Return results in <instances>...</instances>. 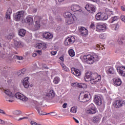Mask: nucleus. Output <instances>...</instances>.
I'll return each instance as SVG.
<instances>
[{"label":"nucleus","mask_w":125,"mask_h":125,"mask_svg":"<svg viewBox=\"0 0 125 125\" xmlns=\"http://www.w3.org/2000/svg\"><path fill=\"white\" fill-rule=\"evenodd\" d=\"M83 59L86 60L87 64H93L94 62L98 61V60H99V57L97 55H94L93 56L88 55L87 56H83Z\"/></svg>","instance_id":"obj_1"},{"label":"nucleus","mask_w":125,"mask_h":125,"mask_svg":"<svg viewBox=\"0 0 125 125\" xmlns=\"http://www.w3.org/2000/svg\"><path fill=\"white\" fill-rule=\"evenodd\" d=\"M84 79L85 82H90L92 84H95L96 83L100 82V77H98L97 79H92L90 78V71L87 72L85 73V76H84Z\"/></svg>","instance_id":"obj_2"},{"label":"nucleus","mask_w":125,"mask_h":125,"mask_svg":"<svg viewBox=\"0 0 125 125\" xmlns=\"http://www.w3.org/2000/svg\"><path fill=\"white\" fill-rule=\"evenodd\" d=\"M91 98V96L89 93L87 94H84L83 93H80L79 95V100L80 102H87V101H89Z\"/></svg>","instance_id":"obj_3"},{"label":"nucleus","mask_w":125,"mask_h":125,"mask_svg":"<svg viewBox=\"0 0 125 125\" xmlns=\"http://www.w3.org/2000/svg\"><path fill=\"white\" fill-rule=\"evenodd\" d=\"M24 17V11H20L15 15L14 16V20L15 21H21L23 20V18Z\"/></svg>","instance_id":"obj_4"},{"label":"nucleus","mask_w":125,"mask_h":125,"mask_svg":"<svg viewBox=\"0 0 125 125\" xmlns=\"http://www.w3.org/2000/svg\"><path fill=\"white\" fill-rule=\"evenodd\" d=\"M96 19L97 20L105 21L108 19V16L105 13L99 12L96 15Z\"/></svg>","instance_id":"obj_5"},{"label":"nucleus","mask_w":125,"mask_h":125,"mask_svg":"<svg viewBox=\"0 0 125 125\" xmlns=\"http://www.w3.org/2000/svg\"><path fill=\"white\" fill-rule=\"evenodd\" d=\"M85 8L86 10H87V11H88L90 13H93V12H95L96 10L95 6L90 4H86V6H85Z\"/></svg>","instance_id":"obj_6"},{"label":"nucleus","mask_w":125,"mask_h":125,"mask_svg":"<svg viewBox=\"0 0 125 125\" xmlns=\"http://www.w3.org/2000/svg\"><path fill=\"white\" fill-rule=\"evenodd\" d=\"M124 105L125 104L123 100H118L114 103V105L115 108H121V107H123Z\"/></svg>","instance_id":"obj_7"},{"label":"nucleus","mask_w":125,"mask_h":125,"mask_svg":"<svg viewBox=\"0 0 125 125\" xmlns=\"http://www.w3.org/2000/svg\"><path fill=\"white\" fill-rule=\"evenodd\" d=\"M15 97L20 99V100H22V101H27V100H28V98L20 93H16Z\"/></svg>","instance_id":"obj_8"},{"label":"nucleus","mask_w":125,"mask_h":125,"mask_svg":"<svg viewBox=\"0 0 125 125\" xmlns=\"http://www.w3.org/2000/svg\"><path fill=\"white\" fill-rule=\"evenodd\" d=\"M94 102L96 104L100 106L102 104V99L100 96L96 95L94 98Z\"/></svg>","instance_id":"obj_9"},{"label":"nucleus","mask_w":125,"mask_h":125,"mask_svg":"<svg viewBox=\"0 0 125 125\" xmlns=\"http://www.w3.org/2000/svg\"><path fill=\"white\" fill-rule=\"evenodd\" d=\"M3 92L7 95L6 97L9 98V99H11V98L14 97V95L12 93V92L8 89L4 90Z\"/></svg>","instance_id":"obj_10"},{"label":"nucleus","mask_w":125,"mask_h":125,"mask_svg":"<svg viewBox=\"0 0 125 125\" xmlns=\"http://www.w3.org/2000/svg\"><path fill=\"white\" fill-rule=\"evenodd\" d=\"M106 30V25L105 24H101V23H98L96 26V31L97 32H101Z\"/></svg>","instance_id":"obj_11"},{"label":"nucleus","mask_w":125,"mask_h":125,"mask_svg":"<svg viewBox=\"0 0 125 125\" xmlns=\"http://www.w3.org/2000/svg\"><path fill=\"white\" fill-rule=\"evenodd\" d=\"M76 20H77V17H76L75 15H72L71 17H70V18L67 19L66 21V24L67 25L73 24V23H74Z\"/></svg>","instance_id":"obj_12"},{"label":"nucleus","mask_w":125,"mask_h":125,"mask_svg":"<svg viewBox=\"0 0 125 125\" xmlns=\"http://www.w3.org/2000/svg\"><path fill=\"white\" fill-rule=\"evenodd\" d=\"M117 72L123 77H125V67L121 66L117 68Z\"/></svg>","instance_id":"obj_13"},{"label":"nucleus","mask_w":125,"mask_h":125,"mask_svg":"<svg viewBox=\"0 0 125 125\" xmlns=\"http://www.w3.org/2000/svg\"><path fill=\"white\" fill-rule=\"evenodd\" d=\"M42 37L46 40H50L53 38V35L49 32H44L42 34Z\"/></svg>","instance_id":"obj_14"},{"label":"nucleus","mask_w":125,"mask_h":125,"mask_svg":"<svg viewBox=\"0 0 125 125\" xmlns=\"http://www.w3.org/2000/svg\"><path fill=\"white\" fill-rule=\"evenodd\" d=\"M71 9L72 11L76 12V11H79V12H82V9H81V7L78 5L74 4L71 6Z\"/></svg>","instance_id":"obj_15"},{"label":"nucleus","mask_w":125,"mask_h":125,"mask_svg":"<svg viewBox=\"0 0 125 125\" xmlns=\"http://www.w3.org/2000/svg\"><path fill=\"white\" fill-rule=\"evenodd\" d=\"M42 104H38L36 106V109L37 110V112H38V114H39L40 116L45 115V113L42 112V108H41V106H42Z\"/></svg>","instance_id":"obj_16"},{"label":"nucleus","mask_w":125,"mask_h":125,"mask_svg":"<svg viewBox=\"0 0 125 125\" xmlns=\"http://www.w3.org/2000/svg\"><path fill=\"white\" fill-rule=\"evenodd\" d=\"M45 96L48 97L49 99H52V98L55 97V92L53 90H50L49 91V93L46 94Z\"/></svg>","instance_id":"obj_17"},{"label":"nucleus","mask_w":125,"mask_h":125,"mask_svg":"<svg viewBox=\"0 0 125 125\" xmlns=\"http://www.w3.org/2000/svg\"><path fill=\"white\" fill-rule=\"evenodd\" d=\"M23 85L25 88H28L30 85V83L29 82V77H26L23 79Z\"/></svg>","instance_id":"obj_18"},{"label":"nucleus","mask_w":125,"mask_h":125,"mask_svg":"<svg viewBox=\"0 0 125 125\" xmlns=\"http://www.w3.org/2000/svg\"><path fill=\"white\" fill-rule=\"evenodd\" d=\"M86 113L87 114H91L92 115L95 114V113H96V108H95V106H93L92 107H90L87 110Z\"/></svg>","instance_id":"obj_19"},{"label":"nucleus","mask_w":125,"mask_h":125,"mask_svg":"<svg viewBox=\"0 0 125 125\" xmlns=\"http://www.w3.org/2000/svg\"><path fill=\"white\" fill-rule=\"evenodd\" d=\"M47 47V46L45 43H39L36 46V48L39 49H45Z\"/></svg>","instance_id":"obj_20"},{"label":"nucleus","mask_w":125,"mask_h":125,"mask_svg":"<svg viewBox=\"0 0 125 125\" xmlns=\"http://www.w3.org/2000/svg\"><path fill=\"white\" fill-rule=\"evenodd\" d=\"M25 20L26 21V23H28L29 25H31V26L34 25V19L33 18L28 16L26 17Z\"/></svg>","instance_id":"obj_21"},{"label":"nucleus","mask_w":125,"mask_h":125,"mask_svg":"<svg viewBox=\"0 0 125 125\" xmlns=\"http://www.w3.org/2000/svg\"><path fill=\"white\" fill-rule=\"evenodd\" d=\"M113 83L116 86H120L122 84V80L119 78H115L113 80Z\"/></svg>","instance_id":"obj_22"},{"label":"nucleus","mask_w":125,"mask_h":125,"mask_svg":"<svg viewBox=\"0 0 125 125\" xmlns=\"http://www.w3.org/2000/svg\"><path fill=\"white\" fill-rule=\"evenodd\" d=\"M80 32L81 33V35L83 36H87L88 35V31L84 27H82L80 29Z\"/></svg>","instance_id":"obj_23"},{"label":"nucleus","mask_w":125,"mask_h":125,"mask_svg":"<svg viewBox=\"0 0 125 125\" xmlns=\"http://www.w3.org/2000/svg\"><path fill=\"white\" fill-rule=\"evenodd\" d=\"M100 78V81L101 80V76L100 75H98L97 73H91L90 72V79L92 80H97V78Z\"/></svg>","instance_id":"obj_24"},{"label":"nucleus","mask_w":125,"mask_h":125,"mask_svg":"<svg viewBox=\"0 0 125 125\" xmlns=\"http://www.w3.org/2000/svg\"><path fill=\"white\" fill-rule=\"evenodd\" d=\"M100 120H101L100 117L98 116H95L92 119V122L94 124H97V123H99L100 122Z\"/></svg>","instance_id":"obj_25"},{"label":"nucleus","mask_w":125,"mask_h":125,"mask_svg":"<svg viewBox=\"0 0 125 125\" xmlns=\"http://www.w3.org/2000/svg\"><path fill=\"white\" fill-rule=\"evenodd\" d=\"M12 13V10L11 8H9L8 9L6 14V19H10V15Z\"/></svg>","instance_id":"obj_26"},{"label":"nucleus","mask_w":125,"mask_h":125,"mask_svg":"<svg viewBox=\"0 0 125 125\" xmlns=\"http://www.w3.org/2000/svg\"><path fill=\"white\" fill-rule=\"evenodd\" d=\"M19 35L21 37H25L26 35V30L24 29H21L19 30Z\"/></svg>","instance_id":"obj_27"},{"label":"nucleus","mask_w":125,"mask_h":125,"mask_svg":"<svg viewBox=\"0 0 125 125\" xmlns=\"http://www.w3.org/2000/svg\"><path fill=\"white\" fill-rule=\"evenodd\" d=\"M14 43L16 47H21V46H23L22 42H18L17 41H14Z\"/></svg>","instance_id":"obj_28"},{"label":"nucleus","mask_w":125,"mask_h":125,"mask_svg":"<svg viewBox=\"0 0 125 125\" xmlns=\"http://www.w3.org/2000/svg\"><path fill=\"white\" fill-rule=\"evenodd\" d=\"M67 39H68L70 44L74 43V42H76V39L74 36H71L70 37H68Z\"/></svg>","instance_id":"obj_29"},{"label":"nucleus","mask_w":125,"mask_h":125,"mask_svg":"<svg viewBox=\"0 0 125 125\" xmlns=\"http://www.w3.org/2000/svg\"><path fill=\"white\" fill-rule=\"evenodd\" d=\"M72 14L70 12H66L63 14V16L65 18H71L72 17Z\"/></svg>","instance_id":"obj_30"},{"label":"nucleus","mask_w":125,"mask_h":125,"mask_svg":"<svg viewBox=\"0 0 125 125\" xmlns=\"http://www.w3.org/2000/svg\"><path fill=\"white\" fill-rule=\"evenodd\" d=\"M79 88H87V85L84 83H79Z\"/></svg>","instance_id":"obj_31"},{"label":"nucleus","mask_w":125,"mask_h":125,"mask_svg":"<svg viewBox=\"0 0 125 125\" xmlns=\"http://www.w3.org/2000/svg\"><path fill=\"white\" fill-rule=\"evenodd\" d=\"M61 65L62 68V70L63 71H65V72H69V68L68 67H67L66 66V65H65V64H64V63H61Z\"/></svg>","instance_id":"obj_32"},{"label":"nucleus","mask_w":125,"mask_h":125,"mask_svg":"<svg viewBox=\"0 0 125 125\" xmlns=\"http://www.w3.org/2000/svg\"><path fill=\"white\" fill-rule=\"evenodd\" d=\"M68 53L70 56L71 57H74V56H75V51L72 49H70L68 50Z\"/></svg>","instance_id":"obj_33"},{"label":"nucleus","mask_w":125,"mask_h":125,"mask_svg":"<svg viewBox=\"0 0 125 125\" xmlns=\"http://www.w3.org/2000/svg\"><path fill=\"white\" fill-rule=\"evenodd\" d=\"M118 20V17L115 16L111 18L109 21L110 23H114L115 21H117Z\"/></svg>","instance_id":"obj_34"},{"label":"nucleus","mask_w":125,"mask_h":125,"mask_svg":"<svg viewBox=\"0 0 125 125\" xmlns=\"http://www.w3.org/2000/svg\"><path fill=\"white\" fill-rule=\"evenodd\" d=\"M60 82V79L58 77H55L54 79L53 83H55V84H57L59 82Z\"/></svg>","instance_id":"obj_35"},{"label":"nucleus","mask_w":125,"mask_h":125,"mask_svg":"<svg viewBox=\"0 0 125 125\" xmlns=\"http://www.w3.org/2000/svg\"><path fill=\"white\" fill-rule=\"evenodd\" d=\"M70 113H77V107L73 106L71 108Z\"/></svg>","instance_id":"obj_36"},{"label":"nucleus","mask_w":125,"mask_h":125,"mask_svg":"<svg viewBox=\"0 0 125 125\" xmlns=\"http://www.w3.org/2000/svg\"><path fill=\"white\" fill-rule=\"evenodd\" d=\"M35 27L36 29H39L40 28V27H41V25H40V21H35Z\"/></svg>","instance_id":"obj_37"},{"label":"nucleus","mask_w":125,"mask_h":125,"mask_svg":"<svg viewBox=\"0 0 125 125\" xmlns=\"http://www.w3.org/2000/svg\"><path fill=\"white\" fill-rule=\"evenodd\" d=\"M75 76H76V77H79L81 75V71L80 70L76 69V70L75 71V73H74Z\"/></svg>","instance_id":"obj_38"},{"label":"nucleus","mask_w":125,"mask_h":125,"mask_svg":"<svg viewBox=\"0 0 125 125\" xmlns=\"http://www.w3.org/2000/svg\"><path fill=\"white\" fill-rule=\"evenodd\" d=\"M79 84H80V83H71L72 86H74V87H79Z\"/></svg>","instance_id":"obj_39"},{"label":"nucleus","mask_w":125,"mask_h":125,"mask_svg":"<svg viewBox=\"0 0 125 125\" xmlns=\"http://www.w3.org/2000/svg\"><path fill=\"white\" fill-rule=\"evenodd\" d=\"M64 43L65 45H69V44H71V43H70L69 40L67 39L65 40Z\"/></svg>","instance_id":"obj_40"},{"label":"nucleus","mask_w":125,"mask_h":125,"mask_svg":"<svg viewBox=\"0 0 125 125\" xmlns=\"http://www.w3.org/2000/svg\"><path fill=\"white\" fill-rule=\"evenodd\" d=\"M64 43L65 45H69V44H71V43H70L69 40L67 39L65 40Z\"/></svg>","instance_id":"obj_41"},{"label":"nucleus","mask_w":125,"mask_h":125,"mask_svg":"<svg viewBox=\"0 0 125 125\" xmlns=\"http://www.w3.org/2000/svg\"><path fill=\"white\" fill-rule=\"evenodd\" d=\"M12 38H13V34L10 33L7 36V39H8V40H11Z\"/></svg>","instance_id":"obj_42"},{"label":"nucleus","mask_w":125,"mask_h":125,"mask_svg":"<svg viewBox=\"0 0 125 125\" xmlns=\"http://www.w3.org/2000/svg\"><path fill=\"white\" fill-rule=\"evenodd\" d=\"M21 113L20 110H15L13 112L14 115H20Z\"/></svg>","instance_id":"obj_43"},{"label":"nucleus","mask_w":125,"mask_h":125,"mask_svg":"<svg viewBox=\"0 0 125 125\" xmlns=\"http://www.w3.org/2000/svg\"><path fill=\"white\" fill-rule=\"evenodd\" d=\"M108 74H113L114 73V69L113 68H109L107 71Z\"/></svg>","instance_id":"obj_44"},{"label":"nucleus","mask_w":125,"mask_h":125,"mask_svg":"<svg viewBox=\"0 0 125 125\" xmlns=\"http://www.w3.org/2000/svg\"><path fill=\"white\" fill-rule=\"evenodd\" d=\"M105 13L106 14H110L111 13H112V12H111V11H110V9H109L108 8H106L105 9Z\"/></svg>","instance_id":"obj_45"},{"label":"nucleus","mask_w":125,"mask_h":125,"mask_svg":"<svg viewBox=\"0 0 125 125\" xmlns=\"http://www.w3.org/2000/svg\"><path fill=\"white\" fill-rule=\"evenodd\" d=\"M77 69L75 68H72L71 69V73L75 75V73Z\"/></svg>","instance_id":"obj_46"},{"label":"nucleus","mask_w":125,"mask_h":125,"mask_svg":"<svg viewBox=\"0 0 125 125\" xmlns=\"http://www.w3.org/2000/svg\"><path fill=\"white\" fill-rule=\"evenodd\" d=\"M117 42L119 43V44H123L124 42H123V41L122 40V39H119L117 40Z\"/></svg>","instance_id":"obj_47"},{"label":"nucleus","mask_w":125,"mask_h":125,"mask_svg":"<svg viewBox=\"0 0 125 125\" xmlns=\"http://www.w3.org/2000/svg\"><path fill=\"white\" fill-rule=\"evenodd\" d=\"M50 115V116H56V113H55V112H52L47 114H45V115H48L49 114Z\"/></svg>","instance_id":"obj_48"},{"label":"nucleus","mask_w":125,"mask_h":125,"mask_svg":"<svg viewBox=\"0 0 125 125\" xmlns=\"http://www.w3.org/2000/svg\"><path fill=\"white\" fill-rule=\"evenodd\" d=\"M0 113L2 114L3 115H5L6 114L5 112L4 111V110H3L1 109H0Z\"/></svg>","instance_id":"obj_49"},{"label":"nucleus","mask_w":125,"mask_h":125,"mask_svg":"<svg viewBox=\"0 0 125 125\" xmlns=\"http://www.w3.org/2000/svg\"><path fill=\"white\" fill-rule=\"evenodd\" d=\"M57 53V51H52L51 52V54H52V55H56Z\"/></svg>","instance_id":"obj_50"},{"label":"nucleus","mask_w":125,"mask_h":125,"mask_svg":"<svg viewBox=\"0 0 125 125\" xmlns=\"http://www.w3.org/2000/svg\"><path fill=\"white\" fill-rule=\"evenodd\" d=\"M0 125H5V122L4 121L0 119Z\"/></svg>","instance_id":"obj_51"},{"label":"nucleus","mask_w":125,"mask_h":125,"mask_svg":"<svg viewBox=\"0 0 125 125\" xmlns=\"http://www.w3.org/2000/svg\"><path fill=\"white\" fill-rule=\"evenodd\" d=\"M100 38L102 39V40H104L105 39V36H104V34H101L100 35Z\"/></svg>","instance_id":"obj_52"},{"label":"nucleus","mask_w":125,"mask_h":125,"mask_svg":"<svg viewBox=\"0 0 125 125\" xmlns=\"http://www.w3.org/2000/svg\"><path fill=\"white\" fill-rule=\"evenodd\" d=\"M17 59H18V60H22L23 59V57H19L18 56H16Z\"/></svg>","instance_id":"obj_53"},{"label":"nucleus","mask_w":125,"mask_h":125,"mask_svg":"<svg viewBox=\"0 0 125 125\" xmlns=\"http://www.w3.org/2000/svg\"><path fill=\"white\" fill-rule=\"evenodd\" d=\"M67 105H68V104L66 103H65L62 104V107L64 108H67Z\"/></svg>","instance_id":"obj_54"},{"label":"nucleus","mask_w":125,"mask_h":125,"mask_svg":"<svg viewBox=\"0 0 125 125\" xmlns=\"http://www.w3.org/2000/svg\"><path fill=\"white\" fill-rule=\"evenodd\" d=\"M5 99H6V101H8L9 102H13V100H8V99H9V97H6L5 98Z\"/></svg>","instance_id":"obj_55"},{"label":"nucleus","mask_w":125,"mask_h":125,"mask_svg":"<svg viewBox=\"0 0 125 125\" xmlns=\"http://www.w3.org/2000/svg\"><path fill=\"white\" fill-rule=\"evenodd\" d=\"M30 124H31V125H37V123H36V122H34V121H31V122H30Z\"/></svg>","instance_id":"obj_56"},{"label":"nucleus","mask_w":125,"mask_h":125,"mask_svg":"<svg viewBox=\"0 0 125 125\" xmlns=\"http://www.w3.org/2000/svg\"><path fill=\"white\" fill-rule=\"evenodd\" d=\"M37 52L39 54V55H42V50H37Z\"/></svg>","instance_id":"obj_57"},{"label":"nucleus","mask_w":125,"mask_h":125,"mask_svg":"<svg viewBox=\"0 0 125 125\" xmlns=\"http://www.w3.org/2000/svg\"><path fill=\"white\" fill-rule=\"evenodd\" d=\"M25 119H28V117H22V118H20L18 121H21V120H24Z\"/></svg>","instance_id":"obj_58"},{"label":"nucleus","mask_w":125,"mask_h":125,"mask_svg":"<svg viewBox=\"0 0 125 125\" xmlns=\"http://www.w3.org/2000/svg\"><path fill=\"white\" fill-rule=\"evenodd\" d=\"M95 25H94V23H91V24L90 26V28H94Z\"/></svg>","instance_id":"obj_59"},{"label":"nucleus","mask_w":125,"mask_h":125,"mask_svg":"<svg viewBox=\"0 0 125 125\" xmlns=\"http://www.w3.org/2000/svg\"><path fill=\"white\" fill-rule=\"evenodd\" d=\"M118 29H119V24H117L116 25V27H115V30H118Z\"/></svg>","instance_id":"obj_60"},{"label":"nucleus","mask_w":125,"mask_h":125,"mask_svg":"<svg viewBox=\"0 0 125 125\" xmlns=\"http://www.w3.org/2000/svg\"><path fill=\"white\" fill-rule=\"evenodd\" d=\"M37 55H38V54L37 53H35L32 55V56L33 57H36V56H37Z\"/></svg>","instance_id":"obj_61"},{"label":"nucleus","mask_w":125,"mask_h":125,"mask_svg":"<svg viewBox=\"0 0 125 125\" xmlns=\"http://www.w3.org/2000/svg\"><path fill=\"white\" fill-rule=\"evenodd\" d=\"M37 10H38V9H37V8H34V9H33V12H34V13H35V12H37Z\"/></svg>","instance_id":"obj_62"},{"label":"nucleus","mask_w":125,"mask_h":125,"mask_svg":"<svg viewBox=\"0 0 125 125\" xmlns=\"http://www.w3.org/2000/svg\"><path fill=\"white\" fill-rule=\"evenodd\" d=\"M60 59L61 61H64V58H63V57H60Z\"/></svg>","instance_id":"obj_63"},{"label":"nucleus","mask_w":125,"mask_h":125,"mask_svg":"<svg viewBox=\"0 0 125 125\" xmlns=\"http://www.w3.org/2000/svg\"><path fill=\"white\" fill-rule=\"evenodd\" d=\"M121 9H122L123 11H125V7H124V6H121Z\"/></svg>","instance_id":"obj_64"}]
</instances>
